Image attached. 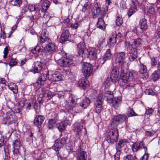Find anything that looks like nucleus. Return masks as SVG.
Listing matches in <instances>:
<instances>
[{"mask_svg": "<svg viewBox=\"0 0 160 160\" xmlns=\"http://www.w3.org/2000/svg\"><path fill=\"white\" fill-rule=\"evenodd\" d=\"M58 119L57 118L54 119H52L50 120L48 123L47 127L49 129H53V128L56 127V120Z\"/></svg>", "mask_w": 160, "mask_h": 160, "instance_id": "2f4dec72", "label": "nucleus"}, {"mask_svg": "<svg viewBox=\"0 0 160 160\" xmlns=\"http://www.w3.org/2000/svg\"><path fill=\"white\" fill-rule=\"evenodd\" d=\"M17 28V26L16 25H15L12 27L11 31L10 32L8 33L9 36L8 37V38H9L11 37V35L12 34L14 30Z\"/></svg>", "mask_w": 160, "mask_h": 160, "instance_id": "69168bd1", "label": "nucleus"}, {"mask_svg": "<svg viewBox=\"0 0 160 160\" xmlns=\"http://www.w3.org/2000/svg\"><path fill=\"white\" fill-rule=\"evenodd\" d=\"M157 63V58H151V64L152 66H155Z\"/></svg>", "mask_w": 160, "mask_h": 160, "instance_id": "4d7b16f0", "label": "nucleus"}, {"mask_svg": "<svg viewBox=\"0 0 160 160\" xmlns=\"http://www.w3.org/2000/svg\"><path fill=\"white\" fill-rule=\"evenodd\" d=\"M96 102L95 108V112L98 113H99L102 109V103L103 102V99L100 96H99L97 99Z\"/></svg>", "mask_w": 160, "mask_h": 160, "instance_id": "dca6fc26", "label": "nucleus"}, {"mask_svg": "<svg viewBox=\"0 0 160 160\" xmlns=\"http://www.w3.org/2000/svg\"><path fill=\"white\" fill-rule=\"evenodd\" d=\"M63 146L61 145L60 140H57L55 141V143L52 147V148L55 151H58Z\"/></svg>", "mask_w": 160, "mask_h": 160, "instance_id": "72a5a7b5", "label": "nucleus"}, {"mask_svg": "<svg viewBox=\"0 0 160 160\" xmlns=\"http://www.w3.org/2000/svg\"><path fill=\"white\" fill-rule=\"evenodd\" d=\"M121 102V101L120 98H115L112 99L113 105L115 108H117L119 106Z\"/></svg>", "mask_w": 160, "mask_h": 160, "instance_id": "79ce46f5", "label": "nucleus"}, {"mask_svg": "<svg viewBox=\"0 0 160 160\" xmlns=\"http://www.w3.org/2000/svg\"><path fill=\"white\" fill-rule=\"evenodd\" d=\"M67 125L66 123L64 121L57 123L56 127L59 130L62 132L65 130L66 126Z\"/></svg>", "mask_w": 160, "mask_h": 160, "instance_id": "473e14b6", "label": "nucleus"}, {"mask_svg": "<svg viewBox=\"0 0 160 160\" xmlns=\"http://www.w3.org/2000/svg\"><path fill=\"white\" fill-rule=\"evenodd\" d=\"M119 74V71L118 68L116 67H114L112 70L110 77L112 82L114 83L116 82Z\"/></svg>", "mask_w": 160, "mask_h": 160, "instance_id": "2eb2a0df", "label": "nucleus"}, {"mask_svg": "<svg viewBox=\"0 0 160 160\" xmlns=\"http://www.w3.org/2000/svg\"><path fill=\"white\" fill-rule=\"evenodd\" d=\"M87 155L85 151L80 150L77 155V160H87Z\"/></svg>", "mask_w": 160, "mask_h": 160, "instance_id": "a878e982", "label": "nucleus"}, {"mask_svg": "<svg viewBox=\"0 0 160 160\" xmlns=\"http://www.w3.org/2000/svg\"><path fill=\"white\" fill-rule=\"evenodd\" d=\"M45 119L44 117L41 115H36L34 120V124L38 127L41 126Z\"/></svg>", "mask_w": 160, "mask_h": 160, "instance_id": "412c9836", "label": "nucleus"}, {"mask_svg": "<svg viewBox=\"0 0 160 160\" xmlns=\"http://www.w3.org/2000/svg\"><path fill=\"white\" fill-rule=\"evenodd\" d=\"M152 78L154 81H156L160 79L159 72L158 70L155 71L151 75Z\"/></svg>", "mask_w": 160, "mask_h": 160, "instance_id": "4c0bfd02", "label": "nucleus"}, {"mask_svg": "<svg viewBox=\"0 0 160 160\" xmlns=\"http://www.w3.org/2000/svg\"><path fill=\"white\" fill-rule=\"evenodd\" d=\"M137 72L134 70L127 72L126 69L125 70L124 69L121 70V77L122 81L128 84L126 88L128 86L133 89V87L135 84V79L137 78Z\"/></svg>", "mask_w": 160, "mask_h": 160, "instance_id": "f257e3e1", "label": "nucleus"}, {"mask_svg": "<svg viewBox=\"0 0 160 160\" xmlns=\"http://www.w3.org/2000/svg\"><path fill=\"white\" fill-rule=\"evenodd\" d=\"M116 38L113 36L109 38V41H108V44L111 46H113L116 43Z\"/></svg>", "mask_w": 160, "mask_h": 160, "instance_id": "8fccbe9b", "label": "nucleus"}, {"mask_svg": "<svg viewBox=\"0 0 160 160\" xmlns=\"http://www.w3.org/2000/svg\"><path fill=\"white\" fill-rule=\"evenodd\" d=\"M127 142V140L124 139L120 140L119 142L116 144L115 148L116 150V153L114 155V160H120L121 148Z\"/></svg>", "mask_w": 160, "mask_h": 160, "instance_id": "39448f33", "label": "nucleus"}, {"mask_svg": "<svg viewBox=\"0 0 160 160\" xmlns=\"http://www.w3.org/2000/svg\"><path fill=\"white\" fill-rule=\"evenodd\" d=\"M137 158L135 155L128 154L123 157V160H137Z\"/></svg>", "mask_w": 160, "mask_h": 160, "instance_id": "a19ab883", "label": "nucleus"}, {"mask_svg": "<svg viewBox=\"0 0 160 160\" xmlns=\"http://www.w3.org/2000/svg\"><path fill=\"white\" fill-rule=\"evenodd\" d=\"M78 85L83 89H85L89 87L88 81L86 78L80 79L78 82Z\"/></svg>", "mask_w": 160, "mask_h": 160, "instance_id": "f3484780", "label": "nucleus"}, {"mask_svg": "<svg viewBox=\"0 0 160 160\" xmlns=\"http://www.w3.org/2000/svg\"><path fill=\"white\" fill-rule=\"evenodd\" d=\"M92 6L91 2H86L83 7L82 11V12L88 13Z\"/></svg>", "mask_w": 160, "mask_h": 160, "instance_id": "c9c22d12", "label": "nucleus"}, {"mask_svg": "<svg viewBox=\"0 0 160 160\" xmlns=\"http://www.w3.org/2000/svg\"><path fill=\"white\" fill-rule=\"evenodd\" d=\"M85 48V44L83 42H80L77 45V50L79 55L82 54L84 52Z\"/></svg>", "mask_w": 160, "mask_h": 160, "instance_id": "7c9ffc66", "label": "nucleus"}, {"mask_svg": "<svg viewBox=\"0 0 160 160\" xmlns=\"http://www.w3.org/2000/svg\"><path fill=\"white\" fill-rule=\"evenodd\" d=\"M48 74H49L48 73V71H47L46 74H41L39 75L38 80L42 83V85L44 84L48 78L47 76H48Z\"/></svg>", "mask_w": 160, "mask_h": 160, "instance_id": "c756f323", "label": "nucleus"}, {"mask_svg": "<svg viewBox=\"0 0 160 160\" xmlns=\"http://www.w3.org/2000/svg\"><path fill=\"white\" fill-rule=\"evenodd\" d=\"M70 106H69V109L72 110L73 108L75 107L76 102L75 100L72 99V98H71V100L70 102Z\"/></svg>", "mask_w": 160, "mask_h": 160, "instance_id": "603ef678", "label": "nucleus"}, {"mask_svg": "<svg viewBox=\"0 0 160 160\" xmlns=\"http://www.w3.org/2000/svg\"><path fill=\"white\" fill-rule=\"evenodd\" d=\"M105 98L108 103H112V102L113 96V93L112 92L106 91L104 93Z\"/></svg>", "mask_w": 160, "mask_h": 160, "instance_id": "b1692460", "label": "nucleus"}, {"mask_svg": "<svg viewBox=\"0 0 160 160\" xmlns=\"http://www.w3.org/2000/svg\"><path fill=\"white\" fill-rule=\"evenodd\" d=\"M54 93L48 91H46L43 93L42 97L47 98L48 99H50L53 96Z\"/></svg>", "mask_w": 160, "mask_h": 160, "instance_id": "ea45409f", "label": "nucleus"}, {"mask_svg": "<svg viewBox=\"0 0 160 160\" xmlns=\"http://www.w3.org/2000/svg\"><path fill=\"white\" fill-rule=\"evenodd\" d=\"M8 47L6 46L5 48H4L3 53L4 54V55L3 56V58H6L8 52Z\"/></svg>", "mask_w": 160, "mask_h": 160, "instance_id": "680f3d73", "label": "nucleus"}, {"mask_svg": "<svg viewBox=\"0 0 160 160\" xmlns=\"http://www.w3.org/2000/svg\"><path fill=\"white\" fill-rule=\"evenodd\" d=\"M94 12V9H93L92 11V15L94 18H95L98 16H99L100 17L98 19V20L97 23V26L98 28L103 30H104L105 28V23L103 19V18L105 16L103 17H102L100 14L97 13V15H94L93 14Z\"/></svg>", "mask_w": 160, "mask_h": 160, "instance_id": "9b49d317", "label": "nucleus"}, {"mask_svg": "<svg viewBox=\"0 0 160 160\" xmlns=\"http://www.w3.org/2000/svg\"><path fill=\"white\" fill-rule=\"evenodd\" d=\"M104 39L105 38L104 37H101L99 39L97 46L99 47H102L104 42Z\"/></svg>", "mask_w": 160, "mask_h": 160, "instance_id": "864d4df0", "label": "nucleus"}, {"mask_svg": "<svg viewBox=\"0 0 160 160\" xmlns=\"http://www.w3.org/2000/svg\"><path fill=\"white\" fill-rule=\"evenodd\" d=\"M48 78L49 80L53 81H59L62 79V74L57 71L48 74Z\"/></svg>", "mask_w": 160, "mask_h": 160, "instance_id": "f8f14e48", "label": "nucleus"}, {"mask_svg": "<svg viewBox=\"0 0 160 160\" xmlns=\"http://www.w3.org/2000/svg\"><path fill=\"white\" fill-rule=\"evenodd\" d=\"M128 119L127 116L125 114H118L112 119L111 125L113 128L118 126Z\"/></svg>", "mask_w": 160, "mask_h": 160, "instance_id": "20e7f679", "label": "nucleus"}, {"mask_svg": "<svg viewBox=\"0 0 160 160\" xmlns=\"http://www.w3.org/2000/svg\"><path fill=\"white\" fill-rule=\"evenodd\" d=\"M42 84V83L38 80L36 82L34 83L33 86L34 88L36 90H38L41 87V85Z\"/></svg>", "mask_w": 160, "mask_h": 160, "instance_id": "5fc2aeb1", "label": "nucleus"}, {"mask_svg": "<svg viewBox=\"0 0 160 160\" xmlns=\"http://www.w3.org/2000/svg\"><path fill=\"white\" fill-rule=\"evenodd\" d=\"M154 8L152 7H151L148 9V13L151 14H153L154 12Z\"/></svg>", "mask_w": 160, "mask_h": 160, "instance_id": "338daca9", "label": "nucleus"}, {"mask_svg": "<svg viewBox=\"0 0 160 160\" xmlns=\"http://www.w3.org/2000/svg\"><path fill=\"white\" fill-rule=\"evenodd\" d=\"M153 112V109L152 108H146L145 113L147 115H149L152 114Z\"/></svg>", "mask_w": 160, "mask_h": 160, "instance_id": "e2e57ef3", "label": "nucleus"}, {"mask_svg": "<svg viewBox=\"0 0 160 160\" xmlns=\"http://www.w3.org/2000/svg\"><path fill=\"white\" fill-rule=\"evenodd\" d=\"M79 22L72 23L70 25V27L72 29H76L80 25Z\"/></svg>", "mask_w": 160, "mask_h": 160, "instance_id": "6e6d98bb", "label": "nucleus"}, {"mask_svg": "<svg viewBox=\"0 0 160 160\" xmlns=\"http://www.w3.org/2000/svg\"><path fill=\"white\" fill-rule=\"evenodd\" d=\"M13 157L15 160H17L19 155V148H13Z\"/></svg>", "mask_w": 160, "mask_h": 160, "instance_id": "c03bdc74", "label": "nucleus"}, {"mask_svg": "<svg viewBox=\"0 0 160 160\" xmlns=\"http://www.w3.org/2000/svg\"><path fill=\"white\" fill-rule=\"evenodd\" d=\"M68 139V138L65 137L62 138L59 140H60L61 145H62L63 146L66 143Z\"/></svg>", "mask_w": 160, "mask_h": 160, "instance_id": "13d9d810", "label": "nucleus"}, {"mask_svg": "<svg viewBox=\"0 0 160 160\" xmlns=\"http://www.w3.org/2000/svg\"><path fill=\"white\" fill-rule=\"evenodd\" d=\"M98 50L93 48L88 50V58L90 60H94L97 58V53Z\"/></svg>", "mask_w": 160, "mask_h": 160, "instance_id": "a211bd4d", "label": "nucleus"}, {"mask_svg": "<svg viewBox=\"0 0 160 160\" xmlns=\"http://www.w3.org/2000/svg\"><path fill=\"white\" fill-rule=\"evenodd\" d=\"M147 68L146 65L140 63L139 65V72L141 74V77L143 79H147L149 77L147 72Z\"/></svg>", "mask_w": 160, "mask_h": 160, "instance_id": "4468645a", "label": "nucleus"}, {"mask_svg": "<svg viewBox=\"0 0 160 160\" xmlns=\"http://www.w3.org/2000/svg\"><path fill=\"white\" fill-rule=\"evenodd\" d=\"M64 56L57 60V63L61 67H68L72 64L73 62L72 57L67 56L65 54Z\"/></svg>", "mask_w": 160, "mask_h": 160, "instance_id": "7ed1b4c3", "label": "nucleus"}, {"mask_svg": "<svg viewBox=\"0 0 160 160\" xmlns=\"http://www.w3.org/2000/svg\"><path fill=\"white\" fill-rule=\"evenodd\" d=\"M127 115L129 117L138 116V115L136 114L133 109L131 108L128 109L127 112Z\"/></svg>", "mask_w": 160, "mask_h": 160, "instance_id": "3c124183", "label": "nucleus"}, {"mask_svg": "<svg viewBox=\"0 0 160 160\" xmlns=\"http://www.w3.org/2000/svg\"><path fill=\"white\" fill-rule=\"evenodd\" d=\"M22 0H16L14 1H12V4L14 5L20 6V5L22 4Z\"/></svg>", "mask_w": 160, "mask_h": 160, "instance_id": "bf43d9fd", "label": "nucleus"}, {"mask_svg": "<svg viewBox=\"0 0 160 160\" xmlns=\"http://www.w3.org/2000/svg\"><path fill=\"white\" fill-rule=\"evenodd\" d=\"M112 55L110 49H108L104 55L103 58L100 59L99 61L101 62L102 64H103L105 61L111 58Z\"/></svg>", "mask_w": 160, "mask_h": 160, "instance_id": "5701e85b", "label": "nucleus"}, {"mask_svg": "<svg viewBox=\"0 0 160 160\" xmlns=\"http://www.w3.org/2000/svg\"><path fill=\"white\" fill-rule=\"evenodd\" d=\"M106 2L102 7V8L103 9V10H101V6L99 3L97 2L94 5L93 8L94 9L93 14L94 15H97V13H98L100 14L101 16L102 17L105 16L108 11V5L111 3L110 0H106Z\"/></svg>", "mask_w": 160, "mask_h": 160, "instance_id": "f03ea898", "label": "nucleus"}, {"mask_svg": "<svg viewBox=\"0 0 160 160\" xmlns=\"http://www.w3.org/2000/svg\"><path fill=\"white\" fill-rule=\"evenodd\" d=\"M91 65L87 62L83 63L82 66V72L83 75L89 77L92 74V69Z\"/></svg>", "mask_w": 160, "mask_h": 160, "instance_id": "9d476101", "label": "nucleus"}, {"mask_svg": "<svg viewBox=\"0 0 160 160\" xmlns=\"http://www.w3.org/2000/svg\"><path fill=\"white\" fill-rule=\"evenodd\" d=\"M90 100L87 98L83 99L80 103V106L82 108H86L90 104Z\"/></svg>", "mask_w": 160, "mask_h": 160, "instance_id": "c85d7f7f", "label": "nucleus"}, {"mask_svg": "<svg viewBox=\"0 0 160 160\" xmlns=\"http://www.w3.org/2000/svg\"><path fill=\"white\" fill-rule=\"evenodd\" d=\"M8 88L13 93L17 94L18 92V87L16 84L13 83H10L8 85Z\"/></svg>", "mask_w": 160, "mask_h": 160, "instance_id": "f704fd0d", "label": "nucleus"}, {"mask_svg": "<svg viewBox=\"0 0 160 160\" xmlns=\"http://www.w3.org/2000/svg\"><path fill=\"white\" fill-rule=\"evenodd\" d=\"M82 126L79 123H76L74 127V130L77 132L78 135H79L81 132Z\"/></svg>", "mask_w": 160, "mask_h": 160, "instance_id": "37998d69", "label": "nucleus"}, {"mask_svg": "<svg viewBox=\"0 0 160 160\" xmlns=\"http://www.w3.org/2000/svg\"><path fill=\"white\" fill-rule=\"evenodd\" d=\"M40 46L37 45L32 50V52L33 54H37L40 52Z\"/></svg>", "mask_w": 160, "mask_h": 160, "instance_id": "09e8293b", "label": "nucleus"}, {"mask_svg": "<svg viewBox=\"0 0 160 160\" xmlns=\"http://www.w3.org/2000/svg\"><path fill=\"white\" fill-rule=\"evenodd\" d=\"M8 60L9 61V65L11 67L15 65L18 62V61L16 58L13 57L12 56L9 58Z\"/></svg>", "mask_w": 160, "mask_h": 160, "instance_id": "58836bf2", "label": "nucleus"}, {"mask_svg": "<svg viewBox=\"0 0 160 160\" xmlns=\"http://www.w3.org/2000/svg\"><path fill=\"white\" fill-rule=\"evenodd\" d=\"M125 53L123 52L118 53L116 56V62L118 64L119 67L121 68V70L123 69L125 66V63L124 61L125 58Z\"/></svg>", "mask_w": 160, "mask_h": 160, "instance_id": "6e6552de", "label": "nucleus"}, {"mask_svg": "<svg viewBox=\"0 0 160 160\" xmlns=\"http://www.w3.org/2000/svg\"><path fill=\"white\" fill-rule=\"evenodd\" d=\"M142 40L139 38L133 39L132 43L130 44L129 42L128 43V46L127 49L128 51H132V49H135L137 50L138 48H139L142 45Z\"/></svg>", "mask_w": 160, "mask_h": 160, "instance_id": "423d86ee", "label": "nucleus"}, {"mask_svg": "<svg viewBox=\"0 0 160 160\" xmlns=\"http://www.w3.org/2000/svg\"><path fill=\"white\" fill-rule=\"evenodd\" d=\"M118 136V134L117 129H113L108 133L107 141L108 142L113 144L117 141Z\"/></svg>", "mask_w": 160, "mask_h": 160, "instance_id": "0eeeda50", "label": "nucleus"}, {"mask_svg": "<svg viewBox=\"0 0 160 160\" xmlns=\"http://www.w3.org/2000/svg\"><path fill=\"white\" fill-rule=\"evenodd\" d=\"M46 46V50L50 53H52L56 51L58 48L55 43L53 42H48Z\"/></svg>", "mask_w": 160, "mask_h": 160, "instance_id": "aec40b11", "label": "nucleus"}, {"mask_svg": "<svg viewBox=\"0 0 160 160\" xmlns=\"http://www.w3.org/2000/svg\"><path fill=\"white\" fill-rule=\"evenodd\" d=\"M4 120L5 121L6 124H8L12 121L11 118L10 117H8V116L5 118Z\"/></svg>", "mask_w": 160, "mask_h": 160, "instance_id": "0e129e2a", "label": "nucleus"}, {"mask_svg": "<svg viewBox=\"0 0 160 160\" xmlns=\"http://www.w3.org/2000/svg\"><path fill=\"white\" fill-rule=\"evenodd\" d=\"M38 6H39V4L38 3L35 5H30L28 6V9L31 12H34L35 11L36 12L37 11L39 12Z\"/></svg>", "mask_w": 160, "mask_h": 160, "instance_id": "e433bc0d", "label": "nucleus"}, {"mask_svg": "<svg viewBox=\"0 0 160 160\" xmlns=\"http://www.w3.org/2000/svg\"><path fill=\"white\" fill-rule=\"evenodd\" d=\"M117 26H120L123 23V20L122 18L119 16H116L115 22Z\"/></svg>", "mask_w": 160, "mask_h": 160, "instance_id": "a18cd8bd", "label": "nucleus"}, {"mask_svg": "<svg viewBox=\"0 0 160 160\" xmlns=\"http://www.w3.org/2000/svg\"><path fill=\"white\" fill-rule=\"evenodd\" d=\"M13 145V148H19L21 145V142L19 139H17L14 141Z\"/></svg>", "mask_w": 160, "mask_h": 160, "instance_id": "de8ad7c7", "label": "nucleus"}, {"mask_svg": "<svg viewBox=\"0 0 160 160\" xmlns=\"http://www.w3.org/2000/svg\"><path fill=\"white\" fill-rule=\"evenodd\" d=\"M69 35V31L68 29L63 30L60 37L61 42H64L68 39Z\"/></svg>", "mask_w": 160, "mask_h": 160, "instance_id": "4be33fe9", "label": "nucleus"}, {"mask_svg": "<svg viewBox=\"0 0 160 160\" xmlns=\"http://www.w3.org/2000/svg\"><path fill=\"white\" fill-rule=\"evenodd\" d=\"M132 150L134 152H136L143 148L145 152H146L147 149L144 145L142 142H136L133 143L131 146Z\"/></svg>", "mask_w": 160, "mask_h": 160, "instance_id": "ddd939ff", "label": "nucleus"}, {"mask_svg": "<svg viewBox=\"0 0 160 160\" xmlns=\"http://www.w3.org/2000/svg\"><path fill=\"white\" fill-rule=\"evenodd\" d=\"M148 157V154L146 153V152H145L144 154L141 157L140 160H147Z\"/></svg>", "mask_w": 160, "mask_h": 160, "instance_id": "774afa93", "label": "nucleus"}, {"mask_svg": "<svg viewBox=\"0 0 160 160\" xmlns=\"http://www.w3.org/2000/svg\"><path fill=\"white\" fill-rule=\"evenodd\" d=\"M50 5V2L48 0H44L41 4H39V11H41V12H45L48 8Z\"/></svg>", "mask_w": 160, "mask_h": 160, "instance_id": "6ab92c4d", "label": "nucleus"}, {"mask_svg": "<svg viewBox=\"0 0 160 160\" xmlns=\"http://www.w3.org/2000/svg\"><path fill=\"white\" fill-rule=\"evenodd\" d=\"M137 9L136 6H134L131 7L128 12V14L129 17H130L132 15L136 12Z\"/></svg>", "mask_w": 160, "mask_h": 160, "instance_id": "49530a36", "label": "nucleus"}, {"mask_svg": "<svg viewBox=\"0 0 160 160\" xmlns=\"http://www.w3.org/2000/svg\"><path fill=\"white\" fill-rule=\"evenodd\" d=\"M130 55L129 59L131 62L133 61L137 57V51L135 49H132V51H129Z\"/></svg>", "mask_w": 160, "mask_h": 160, "instance_id": "cd10ccee", "label": "nucleus"}, {"mask_svg": "<svg viewBox=\"0 0 160 160\" xmlns=\"http://www.w3.org/2000/svg\"><path fill=\"white\" fill-rule=\"evenodd\" d=\"M42 63L39 62H37L34 64V67L32 69L34 73H39L42 69Z\"/></svg>", "mask_w": 160, "mask_h": 160, "instance_id": "393cba45", "label": "nucleus"}, {"mask_svg": "<svg viewBox=\"0 0 160 160\" xmlns=\"http://www.w3.org/2000/svg\"><path fill=\"white\" fill-rule=\"evenodd\" d=\"M145 92L148 95H154L155 94V92H153L151 89L146 90Z\"/></svg>", "mask_w": 160, "mask_h": 160, "instance_id": "052dcab7", "label": "nucleus"}, {"mask_svg": "<svg viewBox=\"0 0 160 160\" xmlns=\"http://www.w3.org/2000/svg\"><path fill=\"white\" fill-rule=\"evenodd\" d=\"M139 25L142 30L144 31L147 29L148 26L146 19L144 18L141 19L139 21Z\"/></svg>", "mask_w": 160, "mask_h": 160, "instance_id": "bb28decb", "label": "nucleus"}, {"mask_svg": "<svg viewBox=\"0 0 160 160\" xmlns=\"http://www.w3.org/2000/svg\"><path fill=\"white\" fill-rule=\"evenodd\" d=\"M51 39L48 37V33L46 29L43 30L39 35V42L41 44L48 43L50 42Z\"/></svg>", "mask_w": 160, "mask_h": 160, "instance_id": "1a4fd4ad", "label": "nucleus"}]
</instances>
